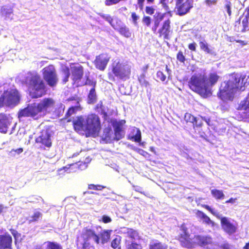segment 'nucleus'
<instances>
[{
  "label": "nucleus",
  "mask_w": 249,
  "mask_h": 249,
  "mask_svg": "<svg viewBox=\"0 0 249 249\" xmlns=\"http://www.w3.org/2000/svg\"><path fill=\"white\" fill-rule=\"evenodd\" d=\"M248 78L246 75L240 73H232L230 75L228 81L223 82L218 93V97L223 101H232L235 93L239 89L244 90Z\"/></svg>",
  "instance_id": "f257e3e1"
},
{
  "label": "nucleus",
  "mask_w": 249,
  "mask_h": 249,
  "mask_svg": "<svg viewBox=\"0 0 249 249\" xmlns=\"http://www.w3.org/2000/svg\"><path fill=\"white\" fill-rule=\"evenodd\" d=\"M181 230L182 233L180 234V241L183 247L190 248L193 245H198L206 249H215L218 246L217 243L214 241L209 235H197L191 239L184 225H182Z\"/></svg>",
  "instance_id": "f03ea898"
},
{
  "label": "nucleus",
  "mask_w": 249,
  "mask_h": 249,
  "mask_svg": "<svg viewBox=\"0 0 249 249\" xmlns=\"http://www.w3.org/2000/svg\"><path fill=\"white\" fill-rule=\"evenodd\" d=\"M73 127L79 133H85L87 137L96 134L100 129L99 118L95 114L77 117L73 121Z\"/></svg>",
  "instance_id": "7ed1b4c3"
},
{
  "label": "nucleus",
  "mask_w": 249,
  "mask_h": 249,
  "mask_svg": "<svg viewBox=\"0 0 249 249\" xmlns=\"http://www.w3.org/2000/svg\"><path fill=\"white\" fill-rule=\"evenodd\" d=\"M54 104V101L51 98H45L38 103L29 104L26 107L18 111V118L20 120L24 117L38 119L44 115L47 109L52 107Z\"/></svg>",
  "instance_id": "20e7f679"
},
{
  "label": "nucleus",
  "mask_w": 249,
  "mask_h": 249,
  "mask_svg": "<svg viewBox=\"0 0 249 249\" xmlns=\"http://www.w3.org/2000/svg\"><path fill=\"white\" fill-rule=\"evenodd\" d=\"M112 71L108 73L109 79L115 81L116 78L125 80L129 78L131 66L126 61L117 59L112 65Z\"/></svg>",
  "instance_id": "39448f33"
},
{
  "label": "nucleus",
  "mask_w": 249,
  "mask_h": 249,
  "mask_svg": "<svg viewBox=\"0 0 249 249\" xmlns=\"http://www.w3.org/2000/svg\"><path fill=\"white\" fill-rule=\"evenodd\" d=\"M189 86L192 90L202 96L207 97L211 94L207 77L204 74L193 75L189 81Z\"/></svg>",
  "instance_id": "423d86ee"
},
{
  "label": "nucleus",
  "mask_w": 249,
  "mask_h": 249,
  "mask_svg": "<svg viewBox=\"0 0 249 249\" xmlns=\"http://www.w3.org/2000/svg\"><path fill=\"white\" fill-rule=\"evenodd\" d=\"M30 95L33 98L41 97L46 93V86L39 75L36 72L30 74L27 78Z\"/></svg>",
  "instance_id": "0eeeda50"
},
{
  "label": "nucleus",
  "mask_w": 249,
  "mask_h": 249,
  "mask_svg": "<svg viewBox=\"0 0 249 249\" xmlns=\"http://www.w3.org/2000/svg\"><path fill=\"white\" fill-rule=\"evenodd\" d=\"M93 241L97 244H100V239L95 232L90 229H85L82 231L80 236L77 237V246L78 249H94L90 244Z\"/></svg>",
  "instance_id": "6e6552de"
},
{
  "label": "nucleus",
  "mask_w": 249,
  "mask_h": 249,
  "mask_svg": "<svg viewBox=\"0 0 249 249\" xmlns=\"http://www.w3.org/2000/svg\"><path fill=\"white\" fill-rule=\"evenodd\" d=\"M43 77L51 87H55L58 81L56 70L53 65H49L42 70Z\"/></svg>",
  "instance_id": "1a4fd4ad"
},
{
  "label": "nucleus",
  "mask_w": 249,
  "mask_h": 249,
  "mask_svg": "<svg viewBox=\"0 0 249 249\" xmlns=\"http://www.w3.org/2000/svg\"><path fill=\"white\" fill-rule=\"evenodd\" d=\"M19 96L18 90L12 89L5 92L0 97V106L16 105L19 102Z\"/></svg>",
  "instance_id": "9d476101"
},
{
  "label": "nucleus",
  "mask_w": 249,
  "mask_h": 249,
  "mask_svg": "<svg viewBox=\"0 0 249 249\" xmlns=\"http://www.w3.org/2000/svg\"><path fill=\"white\" fill-rule=\"evenodd\" d=\"M176 11L179 16H183L188 13L193 7L192 0H175Z\"/></svg>",
  "instance_id": "9b49d317"
},
{
  "label": "nucleus",
  "mask_w": 249,
  "mask_h": 249,
  "mask_svg": "<svg viewBox=\"0 0 249 249\" xmlns=\"http://www.w3.org/2000/svg\"><path fill=\"white\" fill-rule=\"evenodd\" d=\"M110 58V56L107 53H102L97 56L94 61L96 68L101 71H104Z\"/></svg>",
  "instance_id": "f8f14e48"
},
{
  "label": "nucleus",
  "mask_w": 249,
  "mask_h": 249,
  "mask_svg": "<svg viewBox=\"0 0 249 249\" xmlns=\"http://www.w3.org/2000/svg\"><path fill=\"white\" fill-rule=\"evenodd\" d=\"M36 142L37 143H40L47 147H50L52 145L51 135L48 130H42L40 135L36 138Z\"/></svg>",
  "instance_id": "ddd939ff"
},
{
  "label": "nucleus",
  "mask_w": 249,
  "mask_h": 249,
  "mask_svg": "<svg viewBox=\"0 0 249 249\" xmlns=\"http://www.w3.org/2000/svg\"><path fill=\"white\" fill-rule=\"evenodd\" d=\"M221 223L222 229L228 234H231L235 232L236 228L228 218L226 217L221 218Z\"/></svg>",
  "instance_id": "4468645a"
},
{
  "label": "nucleus",
  "mask_w": 249,
  "mask_h": 249,
  "mask_svg": "<svg viewBox=\"0 0 249 249\" xmlns=\"http://www.w3.org/2000/svg\"><path fill=\"white\" fill-rule=\"evenodd\" d=\"M72 79L74 83H78L83 75V68L79 65L71 66Z\"/></svg>",
  "instance_id": "2eb2a0df"
},
{
  "label": "nucleus",
  "mask_w": 249,
  "mask_h": 249,
  "mask_svg": "<svg viewBox=\"0 0 249 249\" xmlns=\"http://www.w3.org/2000/svg\"><path fill=\"white\" fill-rule=\"evenodd\" d=\"M12 119L6 114L0 113V132L6 133L12 123Z\"/></svg>",
  "instance_id": "dca6fc26"
},
{
  "label": "nucleus",
  "mask_w": 249,
  "mask_h": 249,
  "mask_svg": "<svg viewBox=\"0 0 249 249\" xmlns=\"http://www.w3.org/2000/svg\"><path fill=\"white\" fill-rule=\"evenodd\" d=\"M113 28L118 30L119 33L126 37L131 36V33L128 28L120 20L116 21V24Z\"/></svg>",
  "instance_id": "f3484780"
},
{
  "label": "nucleus",
  "mask_w": 249,
  "mask_h": 249,
  "mask_svg": "<svg viewBox=\"0 0 249 249\" xmlns=\"http://www.w3.org/2000/svg\"><path fill=\"white\" fill-rule=\"evenodd\" d=\"M128 139L135 142H140L142 140L141 130L137 127H132L130 129V132L128 135Z\"/></svg>",
  "instance_id": "a211bd4d"
},
{
  "label": "nucleus",
  "mask_w": 249,
  "mask_h": 249,
  "mask_svg": "<svg viewBox=\"0 0 249 249\" xmlns=\"http://www.w3.org/2000/svg\"><path fill=\"white\" fill-rule=\"evenodd\" d=\"M12 242V237L9 234L0 235V249H11Z\"/></svg>",
  "instance_id": "6ab92c4d"
},
{
  "label": "nucleus",
  "mask_w": 249,
  "mask_h": 249,
  "mask_svg": "<svg viewBox=\"0 0 249 249\" xmlns=\"http://www.w3.org/2000/svg\"><path fill=\"white\" fill-rule=\"evenodd\" d=\"M13 7L11 5H4L0 7V13L6 19H12Z\"/></svg>",
  "instance_id": "aec40b11"
},
{
  "label": "nucleus",
  "mask_w": 249,
  "mask_h": 249,
  "mask_svg": "<svg viewBox=\"0 0 249 249\" xmlns=\"http://www.w3.org/2000/svg\"><path fill=\"white\" fill-rule=\"evenodd\" d=\"M196 214V216L202 221L203 223L211 225L212 226H214V222L211 220V219L203 212L200 211H197Z\"/></svg>",
  "instance_id": "412c9836"
},
{
  "label": "nucleus",
  "mask_w": 249,
  "mask_h": 249,
  "mask_svg": "<svg viewBox=\"0 0 249 249\" xmlns=\"http://www.w3.org/2000/svg\"><path fill=\"white\" fill-rule=\"evenodd\" d=\"M61 76L63 84H66L68 81L71 75L70 69L68 66H63L61 68Z\"/></svg>",
  "instance_id": "4be33fe9"
},
{
  "label": "nucleus",
  "mask_w": 249,
  "mask_h": 249,
  "mask_svg": "<svg viewBox=\"0 0 249 249\" xmlns=\"http://www.w3.org/2000/svg\"><path fill=\"white\" fill-rule=\"evenodd\" d=\"M111 231V230H104L101 232L100 235V236L97 235L100 239V243L103 245L107 242L110 238V233Z\"/></svg>",
  "instance_id": "5701e85b"
},
{
  "label": "nucleus",
  "mask_w": 249,
  "mask_h": 249,
  "mask_svg": "<svg viewBox=\"0 0 249 249\" xmlns=\"http://www.w3.org/2000/svg\"><path fill=\"white\" fill-rule=\"evenodd\" d=\"M170 22L169 20H165L162 25V28L160 30V32L164 35V38H167V36L169 34V29L170 28Z\"/></svg>",
  "instance_id": "b1692460"
},
{
  "label": "nucleus",
  "mask_w": 249,
  "mask_h": 249,
  "mask_svg": "<svg viewBox=\"0 0 249 249\" xmlns=\"http://www.w3.org/2000/svg\"><path fill=\"white\" fill-rule=\"evenodd\" d=\"M113 128L115 135L114 139L116 141H119L122 139L124 135V132L122 130V128H119L118 126L117 127L113 126Z\"/></svg>",
  "instance_id": "393cba45"
},
{
  "label": "nucleus",
  "mask_w": 249,
  "mask_h": 249,
  "mask_svg": "<svg viewBox=\"0 0 249 249\" xmlns=\"http://www.w3.org/2000/svg\"><path fill=\"white\" fill-rule=\"evenodd\" d=\"M200 48L201 50L204 51L207 53L213 54L214 53V52L213 49L210 48L209 47L208 44L205 41H200L199 42Z\"/></svg>",
  "instance_id": "a878e982"
},
{
  "label": "nucleus",
  "mask_w": 249,
  "mask_h": 249,
  "mask_svg": "<svg viewBox=\"0 0 249 249\" xmlns=\"http://www.w3.org/2000/svg\"><path fill=\"white\" fill-rule=\"evenodd\" d=\"M88 103L93 104L97 100V95L94 88H92L88 95Z\"/></svg>",
  "instance_id": "bb28decb"
},
{
  "label": "nucleus",
  "mask_w": 249,
  "mask_h": 249,
  "mask_svg": "<svg viewBox=\"0 0 249 249\" xmlns=\"http://www.w3.org/2000/svg\"><path fill=\"white\" fill-rule=\"evenodd\" d=\"M211 194L213 197L217 199H223L225 196L222 191L217 189L212 190Z\"/></svg>",
  "instance_id": "cd10ccee"
},
{
  "label": "nucleus",
  "mask_w": 249,
  "mask_h": 249,
  "mask_svg": "<svg viewBox=\"0 0 249 249\" xmlns=\"http://www.w3.org/2000/svg\"><path fill=\"white\" fill-rule=\"evenodd\" d=\"M219 76L216 73H211L209 74L208 80L211 86L214 85L217 82Z\"/></svg>",
  "instance_id": "c85d7f7f"
},
{
  "label": "nucleus",
  "mask_w": 249,
  "mask_h": 249,
  "mask_svg": "<svg viewBox=\"0 0 249 249\" xmlns=\"http://www.w3.org/2000/svg\"><path fill=\"white\" fill-rule=\"evenodd\" d=\"M101 16L103 18L108 21L113 28L116 24V21L119 20L117 19H113L109 15L102 14L101 15Z\"/></svg>",
  "instance_id": "c756f323"
},
{
  "label": "nucleus",
  "mask_w": 249,
  "mask_h": 249,
  "mask_svg": "<svg viewBox=\"0 0 249 249\" xmlns=\"http://www.w3.org/2000/svg\"><path fill=\"white\" fill-rule=\"evenodd\" d=\"M150 249H167V246L160 242H155L150 245Z\"/></svg>",
  "instance_id": "7c9ffc66"
},
{
  "label": "nucleus",
  "mask_w": 249,
  "mask_h": 249,
  "mask_svg": "<svg viewBox=\"0 0 249 249\" xmlns=\"http://www.w3.org/2000/svg\"><path fill=\"white\" fill-rule=\"evenodd\" d=\"M42 216V213L39 211H35L33 215L28 218L29 223L36 221Z\"/></svg>",
  "instance_id": "2f4dec72"
},
{
  "label": "nucleus",
  "mask_w": 249,
  "mask_h": 249,
  "mask_svg": "<svg viewBox=\"0 0 249 249\" xmlns=\"http://www.w3.org/2000/svg\"><path fill=\"white\" fill-rule=\"evenodd\" d=\"M184 120L187 122H190L193 124L196 123V125H198L199 124H197V120L196 118L191 114L186 113L184 116Z\"/></svg>",
  "instance_id": "473e14b6"
},
{
  "label": "nucleus",
  "mask_w": 249,
  "mask_h": 249,
  "mask_svg": "<svg viewBox=\"0 0 249 249\" xmlns=\"http://www.w3.org/2000/svg\"><path fill=\"white\" fill-rule=\"evenodd\" d=\"M90 160H89V158H86V161H85L84 162H80L79 164H77V163L72 164H71V165L78 166V168L81 170H85V169H86L87 168L88 163L89 162Z\"/></svg>",
  "instance_id": "72a5a7b5"
},
{
  "label": "nucleus",
  "mask_w": 249,
  "mask_h": 249,
  "mask_svg": "<svg viewBox=\"0 0 249 249\" xmlns=\"http://www.w3.org/2000/svg\"><path fill=\"white\" fill-rule=\"evenodd\" d=\"M127 236L134 241L139 240L140 237L138 231L133 229H131Z\"/></svg>",
  "instance_id": "f704fd0d"
},
{
  "label": "nucleus",
  "mask_w": 249,
  "mask_h": 249,
  "mask_svg": "<svg viewBox=\"0 0 249 249\" xmlns=\"http://www.w3.org/2000/svg\"><path fill=\"white\" fill-rule=\"evenodd\" d=\"M145 76L143 74L140 75L138 77V80L142 86L145 88L149 86V82L145 79Z\"/></svg>",
  "instance_id": "c9c22d12"
},
{
  "label": "nucleus",
  "mask_w": 249,
  "mask_h": 249,
  "mask_svg": "<svg viewBox=\"0 0 249 249\" xmlns=\"http://www.w3.org/2000/svg\"><path fill=\"white\" fill-rule=\"evenodd\" d=\"M96 108L98 111H101V114H106L107 113L106 107L103 105L102 101L97 105Z\"/></svg>",
  "instance_id": "e433bc0d"
},
{
  "label": "nucleus",
  "mask_w": 249,
  "mask_h": 249,
  "mask_svg": "<svg viewBox=\"0 0 249 249\" xmlns=\"http://www.w3.org/2000/svg\"><path fill=\"white\" fill-rule=\"evenodd\" d=\"M121 241V237L120 236H117L112 241L111 246L113 249H115L117 248L120 245Z\"/></svg>",
  "instance_id": "4c0bfd02"
},
{
  "label": "nucleus",
  "mask_w": 249,
  "mask_h": 249,
  "mask_svg": "<svg viewBox=\"0 0 249 249\" xmlns=\"http://www.w3.org/2000/svg\"><path fill=\"white\" fill-rule=\"evenodd\" d=\"M47 249H62V247L58 244L54 242H49L48 243Z\"/></svg>",
  "instance_id": "58836bf2"
},
{
  "label": "nucleus",
  "mask_w": 249,
  "mask_h": 249,
  "mask_svg": "<svg viewBox=\"0 0 249 249\" xmlns=\"http://www.w3.org/2000/svg\"><path fill=\"white\" fill-rule=\"evenodd\" d=\"M231 2L229 1H226L224 4V9L227 11L228 14L229 16L231 15Z\"/></svg>",
  "instance_id": "ea45409f"
},
{
  "label": "nucleus",
  "mask_w": 249,
  "mask_h": 249,
  "mask_svg": "<svg viewBox=\"0 0 249 249\" xmlns=\"http://www.w3.org/2000/svg\"><path fill=\"white\" fill-rule=\"evenodd\" d=\"M127 249H142V246L139 244L132 242L130 244L128 245Z\"/></svg>",
  "instance_id": "a19ab883"
},
{
  "label": "nucleus",
  "mask_w": 249,
  "mask_h": 249,
  "mask_svg": "<svg viewBox=\"0 0 249 249\" xmlns=\"http://www.w3.org/2000/svg\"><path fill=\"white\" fill-rule=\"evenodd\" d=\"M23 152V149L21 148H18L17 149H12L10 152V154L11 156H15L16 155H19Z\"/></svg>",
  "instance_id": "79ce46f5"
},
{
  "label": "nucleus",
  "mask_w": 249,
  "mask_h": 249,
  "mask_svg": "<svg viewBox=\"0 0 249 249\" xmlns=\"http://www.w3.org/2000/svg\"><path fill=\"white\" fill-rule=\"evenodd\" d=\"M151 21V18L150 17L145 16L143 18L142 22L143 24H145L147 27H149L150 26Z\"/></svg>",
  "instance_id": "37998d69"
},
{
  "label": "nucleus",
  "mask_w": 249,
  "mask_h": 249,
  "mask_svg": "<svg viewBox=\"0 0 249 249\" xmlns=\"http://www.w3.org/2000/svg\"><path fill=\"white\" fill-rule=\"evenodd\" d=\"M157 77L161 81H164L166 78V76L161 71H158L157 72Z\"/></svg>",
  "instance_id": "c03bdc74"
},
{
  "label": "nucleus",
  "mask_w": 249,
  "mask_h": 249,
  "mask_svg": "<svg viewBox=\"0 0 249 249\" xmlns=\"http://www.w3.org/2000/svg\"><path fill=\"white\" fill-rule=\"evenodd\" d=\"M125 122L124 120L115 121L113 123V126L117 127L118 126V127H119V128H122V126L124 124Z\"/></svg>",
  "instance_id": "a18cd8bd"
},
{
  "label": "nucleus",
  "mask_w": 249,
  "mask_h": 249,
  "mask_svg": "<svg viewBox=\"0 0 249 249\" xmlns=\"http://www.w3.org/2000/svg\"><path fill=\"white\" fill-rule=\"evenodd\" d=\"M78 107H79L78 106H75V107H72L70 108L67 113V115H69V116H71V115H72V114H73L75 112V110H78Z\"/></svg>",
  "instance_id": "49530a36"
},
{
  "label": "nucleus",
  "mask_w": 249,
  "mask_h": 249,
  "mask_svg": "<svg viewBox=\"0 0 249 249\" xmlns=\"http://www.w3.org/2000/svg\"><path fill=\"white\" fill-rule=\"evenodd\" d=\"M177 59L178 61L181 62H184L185 60L184 56L182 52H179L177 54Z\"/></svg>",
  "instance_id": "de8ad7c7"
},
{
  "label": "nucleus",
  "mask_w": 249,
  "mask_h": 249,
  "mask_svg": "<svg viewBox=\"0 0 249 249\" xmlns=\"http://www.w3.org/2000/svg\"><path fill=\"white\" fill-rule=\"evenodd\" d=\"M210 212L214 216H215L216 217H217V218L221 219V218H222L223 217H222V214H220V213L216 210H215L214 209H211V211H210Z\"/></svg>",
  "instance_id": "09e8293b"
},
{
  "label": "nucleus",
  "mask_w": 249,
  "mask_h": 249,
  "mask_svg": "<svg viewBox=\"0 0 249 249\" xmlns=\"http://www.w3.org/2000/svg\"><path fill=\"white\" fill-rule=\"evenodd\" d=\"M102 220L104 223H109L112 220L111 218L109 216L106 215H104L102 216Z\"/></svg>",
  "instance_id": "8fccbe9b"
},
{
  "label": "nucleus",
  "mask_w": 249,
  "mask_h": 249,
  "mask_svg": "<svg viewBox=\"0 0 249 249\" xmlns=\"http://www.w3.org/2000/svg\"><path fill=\"white\" fill-rule=\"evenodd\" d=\"M131 18L134 24L136 25L137 24V21L139 19V16H138L135 13H132L131 14Z\"/></svg>",
  "instance_id": "3c124183"
},
{
  "label": "nucleus",
  "mask_w": 249,
  "mask_h": 249,
  "mask_svg": "<svg viewBox=\"0 0 249 249\" xmlns=\"http://www.w3.org/2000/svg\"><path fill=\"white\" fill-rule=\"evenodd\" d=\"M85 84L91 86L92 87V88H95V86L96 85V82L89 79V78H87V80L85 82Z\"/></svg>",
  "instance_id": "603ef678"
},
{
  "label": "nucleus",
  "mask_w": 249,
  "mask_h": 249,
  "mask_svg": "<svg viewBox=\"0 0 249 249\" xmlns=\"http://www.w3.org/2000/svg\"><path fill=\"white\" fill-rule=\"evenodd\" d=\"M165 0H160V3L162 4L163 8L167 12H169L170 11L169 6L165 2Z\"/></svg>",
  "instance_id": "864d4df0"
},
{
  "label": "nucleus",
  "mask_w": 249,
  "mask_h": 249,
  "mask_svg": "<svg viewBox=\"0 0 249 249\" xmlns=\"http://www.w3.org/2000/svg\"><path fill=\"white\" fill-rule=\"evenodd\" d=\"M132 229H129L127 228L124 227L121 228V232L122 233H123L124 234H125L126 236H128V234L129 233L130 231H131Z\"/></svg>",
  "instance_id": "5fc2aeb1"
},
{
  "label": "nucleus",
  "mask_w": 249,
  "mask_h": 249,
  "mask_svg": "<svg viewBox=\"0 0 249 249\" xmlns=\"http://www.w3.org/2000/svg\"><path fill=\"white\" fill-rule=\"evenodd\" d=\"M145 12L147 14L152 15L154 14V9L152 7H146Z\"/></svg>",
  "instance_id": "6e6d98bb"
},
{
  "label": "nucleus",
  "mask_w": 249,
  "mask_h": 249,
  "mask_svg": "<svg viewBox=\"0 0 249 249\" xmlns=\"http://www.w3.org/2000/svg\"><path fill=\"white\" fill-rule=\"evenodd\" d=\"M160 22L157 19L155 21L154 25L152 28V30L154 32H155L159 25Z\"/></svg>",
  "instance_id": "4d7b16f0"
},
{
  "label": "nucleus",
  "mask_w": 249,
  "mask_h": 249,
  "mask_svg": "<svg viewBox=\"0 0 249 249\" xmlns=\"http://www.w3.org/2000/svg\"><path fill=\"white\" fill-rule=\"evenodd\" d=\"M196 43L194 42V43H191L188 46V48L190 50H192V51H196Z\"/></svg>",
  "instance_id": "13d9d810"
},
{
  "label": "nucleus",
  "mask_w": 249,
  "mask_h": 249,
  "mask_svg": "<svg viewBox=\"0 0 249 249\" xmlns=\"http://www.w3.org/2000/svg\"><path fill=\"white\" fill-rule=\"evenodd\" d=\"M133 187L134 190L135 191L138 192H140V193H141V194H143L145 195V194H144V192H142V188L141 187L138 186H134V185H133Z\"/></svg>",
  "instance_id": "bf43d9fd"
},
{
  "label": "nucleus",
  "mask_w": 249,
  "mask_h": 249,
  "mask_svg": "<svg viewBox=\"0 0 249 249\" xmlns=\"http://www.w3.org/2000/svg\"><path fill=\"white\" fill-rule=\"evenodd\" d=\"M217 1V0H206V2L208 5H210L215 4Z\"/></svg>",
  "instance_id": "052dcab7"
},
{
  "label": "nucleus",
  "mask_w": 249,
  "mask_h": 249,
  "mask_svg": "<svg viewBox=\"0 0 249 249\" xmlns=\"http://www.w3.org/2000/svg\"><path fill=\"white\" fill-rule=\"evenodd\" d=\"M145 0H138V4L139 7L142 9L143 8V2Z\"/></svg>",
  "instance_id": "680f3d73"
},
{
  "label": "nucleus",
  "mask_w": 249,
  "mask_h": 249,
  "mask_svg": "<svg viewBox=\"0 0 249 249\" xmlns=\"http://www.w3.org/2000/svg\"><path fill=\"white\" fill-rule=\"evenodd\" d=\"M105 139L107 141L111 140V137L110 136V132H107L105 136Z\"/></svg>",
  "instance_id": "e2e57ef3"
},
{
  "label": "nucleus",
  "mask_w": 249,
  "mask_h": 249,
  "mask_svg": "<svg viewBox=\"0 0 249 249\" xmlns=\"http://www.w3.org/2000/svg\"><path fill=\"white\" fill-rule=\"evenodd\" d=\"M236 198H231L229 200L226 201V203H235Z\"/></svg>",
  "instance_id": "0e129e2a"
},
{
  "label": "nucleus",
  "mask_w": 249,
  "mask_h": 249,
  "mask_svg": "<svg viewBox=\"0 0 249 249\" xmlns=\"http://www.w3.org/2000/svg\"><path fill=\"white\" fill-rule=\"evenodd\" d=\"M11 233H12V234H13V235L15 238H16L17 235H18V232H17L16 231L14 230H11Z\"/></svg>",
  "instance_id": "69168bd1"
},
{
  "label": "nucleus",
  "mask_w": 249,
  "mask_h": 249,
  "mask_svg": "<svg viewBox=\"0 0 249 249\" xmlns=\"http://www.w3.org/2000/svg\"><path fill=\"white\" fill-rule=\"evenodd\" d=\"M247 19H246V20L243 19V21H242V24H243V26H244V30H246L247 28H248V26L246 27V26H245V24L247 23Z\"/></svg>",
  "instance_id": "338daca9"
},
{
  "label": "nucleus",
  "mask_w": 249,
  "mask_h": 249,
  "mask_svg": "<svg viewBox=\"0 0 249 249\" xmlns=\"http://www.w3.org/2000/svg\"><path fill=\"white\" fill-rule=\"evenodd\" d=\"M96 185H95L93 184H90V185H89V189H92V190H96Z\"/></svg>",
  "instance_id": "774afa93"
}]
</instances>
